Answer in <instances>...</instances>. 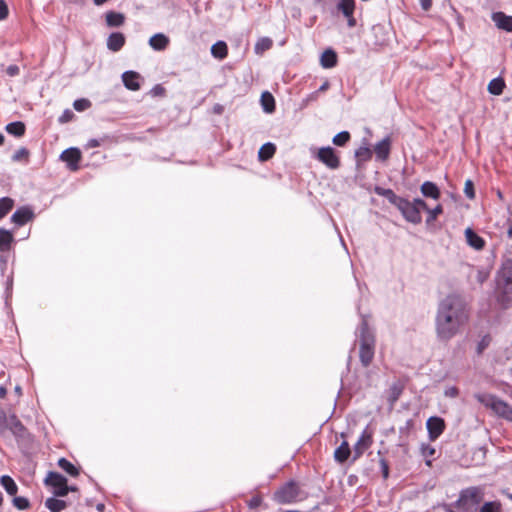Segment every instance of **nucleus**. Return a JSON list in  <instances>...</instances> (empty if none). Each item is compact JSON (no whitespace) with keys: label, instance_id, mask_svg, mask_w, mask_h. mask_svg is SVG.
I'll return each mask as SVG.
<instances>
[{"label":"nucleus","instance_id":"obj_1","mask_svg":"<svg viewBox=\"0 0 512 512\" xmlns=\"http://www.w3.org/2000/svg\"><path fill=\"white\" fill-rule=\"evenodd\" d=\"M468 319V311L462 298L455 294L446 296L437 308L435 318L437 337L442 341H449L461 332Z\"/></svg>","mask_w":512,"mask_h":512},{"label":"nucleus","instance_id":"obj_2","mask_svg":"<svg viewBox=\"0 0 512 512\" xmlns=\"http://www.w3.org/2000/svg\"><path fill=\"white\" fill-rule=\"evenodd\" d=\"M497 301L503 308L512 305V259H507L498 275L497 280Z\"/></svg>","mask_w":512,"mask_h":512},{"label":"nucleus","instance_id":"obj_3","mask_svg":"<svg viewBox=\"0 0 512 512\" xmlns=\"http://www.w3.org/2000/svg\"><path fill=\"white\" fill-rule=\"evenodd\" d=\"M306 498L307 493L293 480L281 485L273 494V500L279 504H293Z\"/></svg>","mask_w":512,"mask_h":512},{"label":"nucleus","instance_id":"obj_4","mask_svg":"<svg viewBox=\"0 0 512 512\" xmlns=\"http://www.w3.org/2000/svg\"><path fill=\"white\" fill-rule=\"evenodd\" d=\"M396 207L401 212L404 219L413 224H419L422 221L421 210L427 209V204L420 198L409 201L401 197Z\"/></svg>","mask_w":512,"mask_h":512},{"label":"nucleus","instance_id":"obj_5","mask_svg":"<svg viewBox=\"0 0 512 512\" xmlns=\"http://www.w3.org/2000/svg\"><path fill=\"white\" fill-rule=\"evenodd\" d=\"M375 354V339L366 323H363L360 330L359 358L364 367L371 364Z\"/></svg>","mask_w":512,"mask_h":512},{"label":"nucleus","instance_id":"obj_6","mask_svg":"<svg viewBox=\"0 0 512 512\" xmlns=\"http://www.w3.org/2000/svg\"><path fill=\"white\" fill-rule=\"evenodd\" d=\"M475 398L485 407L491 409L498 416L512 421V407L505 401L488 393H478Z\"/></svg>","mask_w":512,"mask_h":512},{"label":"nucleus","instance_id":"obj_7","mask_svg":"<svg viewBox=\"0 0 512 512\" xmlns=\"http://www.w3.org/2000/svg\"><path fill=\"white\" fill-rule=\"evenodd\" d=\"M45 484L51 486L53 494L56 497H64L69 492V486L67 485V479L62 474L57 472H49L45 478Z\"/></svg>","mask_w":512,"mask_h":512},{"label":"nucleus","instance_id":"obj_8","mask_svg":"<svg viewBox=\"0 0 512 512\" xmlns=\"http://www.w3.org/2000/svg\"><path fill=\"white\" fill-rule=\"evenodd\" d=\"M315 157L329 169L334 170L340 167V157L330 146L318 149Z\"/></svg>","mask_w":512,"mask_h":512},{"label":"nucleus","instance_id":"obj_9","mask_svg":"<svg viewBox=\"0 0 512 512\" xmlns=\"http://www.w3.org/2000/svg\"><path fill=\"white\" fill-rule=\"evenodd\" d=\"M482 500V491L478 487H469L461 491L458 503L462 507L477 505Z\"/></svg>","mask_w":512,"mask_h":512},{"label":"nucleus","instance_id":"obj_10","mask_svg":"<svg viewBox=\"0 0 512 512\" xmlns=\"http://www.w3.org/2000/svg\"><path fill=\"white\" fill-rule=\"evenodd\" d=\"M373 444V433L365 428L353 447V460L360 458L364 452Z\"/></svg>","mask_w":512,"mask_h":512},{"label":"nucleus","instance_id":"obj_11","mask_svg":"<svg viewBox=\"0 0 512 512\" xmlns=\"http://www.w3.org/2000/svg\"><path fill=\"white\" fill-rule=\"evenodd\" d=\"M428 436L431 441L437 440L445 430V422L440 417H430L426 422Z\"/></svg>","mask_w":512,"mask_h":512},{"label":"nucleus","instance_id":"obj_12","mask_svg":"<svg viewBox=\"0 0 512 512\" xmlns=\"http://www.w3.org/2000/svg\"><path fill=\"white\" fill-rule=\"evenodd\" d=\"M81 158V151L78 148H68L60 155V159L66 162L68 168L72 171L78 170Z\"/></svg>","mask_w":512,"mask_h":512},{"label":"nucleus","instance_id":"obj_13","mask_svg":"<svg viewBox=\"0 0 512 512\" xmlns=\"http://www.w3.org/2000/svg\"><path fill=\"white\" fill-rule=\"evenodd\" d=\"M35 217L34 211L29 206L19 207L11 216V221L17 226H23Z\"/></svg>","mask_w":512,"mask_h":512},{"label":"nucleus","instance_id":"obj_14","mask_svg":"<svg viewBox=\"0 0 512 512\" xmlns=\"http://www.w3.org/2000/svg\"><path fill=\"white\" fill-rule=\"evenodd\" d=\"M122 81L124 86L131 91H138L141 88L143 78L138 72L125 71L122 74Z\"/></svg>","mask_w":512,"mask_h":512},{"label":"nucleus","instance_id":"obj_15","mask_svg":"<svg viewBox=\"0 0 512 512\" xmlns=\"http://www.w3.org/2000/svg\"><path fill=\"white\" fill-rule=\"evenodd\" d=\"M337 7L342 12V14L347 18L348 26L354 27L356 25V20L353 16L355 9V0H340Z\"/></svg>","mask_w":512,"mask_h":512},{"label":"nucleus","instance_id":"obj_16","mask_svg":"<svg viewBox=\"0 0 512 512\" xmlns=\"http://www.w3.org/2000/svg\"><path fill=\"white\" fill-rule=\"evenodd\" d=\"M391 150V138L386 136L374 146V152L377 160L386 161L389 158Z\"/></svg>","mask_w":512,"mask_h":512},{"label":"nucleus","instance_id":"obj_17","mask_svg":"<svg viewBox=\"0 0 512 512\" xmlns=\"http://www.w3.org/2000/svg\"><path fill=\"white\" fill-rule=\"evenodd\" d=\"M492 20L499 29L512 32V16L506 15L503 12H494Z\"/></svg>","mask_w":512,"mask_h":512},{"label":"nucleus","instance_id":"obj_18","mask_svg":"<svg viewBox=\"0 0 512 512\" xmlns=\"http://www.w3.org/2000/svg\"><path fill=\"white\" fill-rule=\"evenodd\" d=\"M125 36L121 32H113L107 38V48L113 52H118L125 44Z\"/></svg>","mask_w":512,"mask_h":512},{"label":"nucleus","instance_id":"obj_19","mask_svg":"<svg viewBox=\"0 0 512 512\" xmlns=\"http://www.w3.org/2000/svg\"><path fill=\"white\" fill-rule=\"evenodd\" d=\"M420 190L424 197L432 198L435 200L439 199L441 195L438 186L431 181H425L421 185Z\"/></svg>","mask_w":512,"mask_h":512},{"label":"nucleus","instance_id":"obj_20","mask_svg":"<svg viewBox=\"0 0 512 512\" xmlns=\"http://www.w3.org/2000/svg\"><path fill=\"white\" fill-rule=\"evenodd\" d=\"M169 44V38L163 33L154 34L149 39V45L156 51H162L167 48Z\"/></svg>","mask_w":512,"mask_h":512},{"label":"nucleus","instance_id":"obj_21","mask_svg":"<svg viewBox=\"0 0 512 512\" xmlns=\"http://www.w3.org/2000/svg\"><path fill=\"white\" fill-rule=\"evenodd\" d=\"M351 455V449L349 443L344 440L339 447H337L334 451V459L336 462L342 464L348 460Z\"/></svg>","mask_w":512,"mask_h":512},{"label":"nucleus","instance_id":"obj_22","mask_svg":"<svg viewBox=\"0 0 512 512\" xmlns=\"http://www.w3.org/2000/svg\"><path fill=\"white\" fill-rule=\"evenodd\" d=\"M465 237L467 243L477 250H481L485 246L484 239L476 234L471 228H467L465 230Z\"/></svg>","mask_w":512,"mask_h":512},{"label":"nucleus","instance_id":"obj_23","mask_svg":"<svg viewBox=\"0 0 512 512\" xmlns=\"http://www.w3.org/2000/svg\"><path fill=\"white\" fill-rule=\"evenodd\" d=\"M320 64L326 69L335 67L337 64L336 52L332 49H326L320 57Z\"/></svg>","mask_w":512,"mask_h":512},{"label":"nucleus","instance_id":"obj_24","mask_svg":"<svg viewBox=\"0 0 512 512\" xmlns=\"http://www.w3.org/2000/svg\"><path fill=\"white\" fill-rule=\"evenodd\" d=\"M7 429H9L15 436H22L25 432L24 425L15 414L9 416Z\"/></svg>","mask_w":512,"mask_h":512},{"label":"nucleus","instance_id":"obj_25","mask_svg":"<svg viewBox=\"0 0 512 512\" xmlns=\"http://www.w3.org/2000/svg\"><path fill=\"white\" fill-rule=\"evenodd\" d=\"M125 16L122 13L109 11L106 13V24L109 27H120L124 24Z\"/></svg>","mask_w":512,"mask_h":512},{"label":"nucleus","instance_id":"obj_26","mask_svg":"<svg viewBox=\"0 0 512 512\" xmlns=\"http://www.w3.org/2000/svg\"><path fill=\"white\" fill-rule=\"evenodd\" d=\"M0 484L9 495L15 496L17 494L18 486L9 475H2L0 477Z\"/></svg>","mask_w":512,"mask_h":512},{"label":"nucleus","instance_id":"obj_27","mask_svg":"<svg viewBox=\"0 0 512 512\" xmlns=\"http://www.w3.org/2000/svg\"><path fill=\"white\" fill-rule=\"evenodd\" d=\"M505 81L501 77L492 79L488 84V92L492 95H501L505 88Z\"/></svg>","mask_w":512,"mask_h":512},{"label":"nucleus","instance_id":"obj_28","mask_svg":"<svg viewBox=\"0 0 512 512\" xmlns=\"http://www.w3.org/2000/svg\"><path fill=\"white\" fill-rule=\"evenodd\" d=\"M5 129L10 135L22 137L25 134L26 126L21 121H15L7 124Z\"/></svg>","mask_w":512,"mask_h":512},{"label":"nucleus","instance_id":"obj_29","mask_svg":"<svg viewBox=\"0 0 512 512\" xmlns=\"http://www.w3.org/2000/svg\"><path fill=\"white\" fill-rule=\"evenodd\" d=\"M260 101H261L262 108L266 113L274 112L275 99L270 92H268V91L263 92L261 95Z\"/></svg>","mask_w":512,"mask_h":512},{"label":"nucleus","instance_id":"obj_30","mask_svg":"<svg viewBox=\"0 0 512 512\" xmlns=\"http://www.w3.org/2000/svg\"><path fill=\"white\" fill-rule=\"evenodd\" d=\"M45 507L49 509L51 512H61L67 507V503L64 500H60L55 497H50L46 499Z\"/></svg>","mask_w":512,"mask_h":512},{"label":"nucleus","instance_id":"obj_31","mask_svg":"<svg viewBox=\"0 0 512 512\" xmlns=\"http://www.w3.org/2000/svg\"><path fill=\"white\" fill-rule=\"evenodd\" d=\"M276 147L273 143H265L261 146L258 152V158L260 161H267L275 154Z\"/></svg>","mask_w":512,"mask_h":512},{"label":"nucleus","instance_id":"obj_32","mask_svg":"<svg viewBox=\"0 0 512 512\" xmlns=\"http://www.w3.org/2000/svg\"><path fill=\"white\" fill-rule=\"evenodd\" d=\"M375 192H376V194L387 198V200L394 206H396L397 203L399 202V200L401 199L400 196H397L394 193V191L389 188L376 187Z\"/></svg>","mask_w":512,"mask_h":512},{"label":"nucleus","instance_id":"obj_33","mask_svg":"<svg viewBox=\"0 0 512 512\" xmlns=\"http://www.w3.org/2000/svg\"><path fill=\"white\" fill-rule=\"evenodd\" d=\"M58 466L72 477L79 475V469L66 458H60L58 460Z\"/></svg>","mask_w":512,"mask_h":512},{"label":"nucleus","instance_id":"obj_34","mask_svg":"<svg viewBox=\"0 0 512 512\" xmlns=\"http://www.w3.org/2000/svg\"><path fill=\"white\" fill-rule=\"evenodd\" d=\"M421 455L425 458L427 466L431 467L436 450L430 444L422 443L420 446Z\"/></svg>","mask_w":512,"mask_h":512},{"label":"nucleus","instance_id":"obj_35","mask_svg":"<svg viewBox=\"0 0 512 512\" xmlns=\"http://www.w3.org/2000/svg\"><path fill=\"white\" fill-rule=\"evenodd\" d=\"M227 45L223 41H218L211 47V54L218 59H224L227 56Z\"/></svg>","mask_w":512,"mask_h":512},{"label":"nucleus","instance_id":"obj_36","mask_svg":"<svg viewBox=\"0 0 512 512\" xmlns=\"http://www.w3.org/2000/svg\"><path fill=\"white\" fill-rule=\"evenodd\" d=\"M12 241H13L12 233L8 230L0 229V250H2V251L9 250Z\"/></svg>","mask_w":512,"mask_h":512},{"label":"nucleus","instance_id":"obj_37","mask_svg":"<svg viewBox=\"0 0 512 512\" xmlns=\"http://www.w3.org/2000/svg\"><path fill=\"white\" fill-rule=\"evenodd\" d=\"M14 200L10 197L0 198V220L4 218L13 208Z\"/></svg>","mask_w":512,"mask_h":512},{"label":"nucleus","instance_id":"obj_38","mask_svg":"<svg viewBox=\"0 0 512 512\" xmlns=\"http://www.w3.org/2000/svg\"><path fill=\"white\" fill-rule=\"evenodd\" d=\"M272 40L268 37L260 38L255 44V52L261 54L272 47Z\"/></svg>","mask_w":512,"mask_h":512},{"label":"nucleus","instance_id":"obj_39","mask_svg":"<svg viewBox=\"0 0 512 512\" xmlns=\"http://www.w3.org/2000/svg\"><path fill=\"white\" fill-rule=\"evenodd\" d=\"M424 210L428 214L426 219L427 224L434 222L437 219V217L443 213V207L441 204H438L436 207L432 209L427 207V209Z\"/></svg>","mask_w":512,"mask_h":512},{"label":"nucleus","instance_id":"obj_40","mask_svg":"<svg viewBox=\"0 0 512 512\" xmlns=\"http://www.w3.org/2000/svg\"><path fill=\"white\" fill-rule=\"evenodd\" d=\"M349 140H350V133L348 131H342L333 137L332 142L336 146L343 147L349 142Z\"/></svg>","mask_w":512,"mask_h":512},{"label":"nucleus","instance_id":"obj_41","mask_svg":"<svg viewBox=\"0 0 512 512\" xmlns=\"http://www.w3.org/2000/svg\"><path fill=\"white\" fill-rule=\"evenodd\" d=\"M29 151L25 147L19 148L12 156L14 162H20L22 160L28 161Z\"/></svg>","mask_w":512,"mask_h":512},{"label":"nucleus","instance_id":"obj_42","mask_svg":"<svg viewBox=\"0 0 512 512\" xmlns=\"http://www.w3.org/2000/svg\"><path fill=\"white\" fill-rule=\"evenodd\" d=\"M12 502L13 505L19 510H26L30 506L29 500L21 496H15Z\"/></svg>","mask_w":512,"mask_h":512},{"label":"nucleus","instance_id":"obj_43","mask_svg":"<svg viewBox=\"0 0 512 512\" xmlns=\"http://www.w3.org/2000/svg\"><path fill=\"white\" fill-rule=\"evenodd\" d=\"M479 512H500V503L498 502H486L480 508Z\"/></svg>","mask_w":512,"mask_h":512},{"label":"nucleus","instance_id":"obj_44","mask_svg":"<svg viewBox=\"0 0 512 512\" xmlns=\"http://www.w3.org/2000/svg\"><path fill=\"white\" fill-rule=\"evenodd\" d=\"M464 194L468 199H474L475 198V191H474V183L472 180L467 179L465 181L464 185Z\"/></svg>","mask_w":512,"mask_h":512},{"label":"nucleus","instance_id":"obj_45","mask_svg":"<svg viewBox=\"0 0 512 512\" xmlns=\"http://www.w3.org/2000/svg\"><path fill=\"white\" fill-rule=\"evenodd\" d=\"M91 103L88 99H77L73 103V107L76 111H84L90 107Z\"/></svg>","mask_w":512,"mask_h":512},{"label":"nucleus","instance_id":"obj_46","mask_svg":"<svg viewBox=\"0 0 512 512\" xmlns=\"http://www.w3.org/2000/svg\"><path fill=\"white\" fill-rule=\"evenodd\" d=\"M8 428V417L6 413L0 408V435H4Z\"/></svg>","mask_w":512,"mask_h":512},{"label":"nucleus","instance_id":"obj_47","mask_svg":"<svg viewBox=\"0 0 512 512\" xmlns=\"http://www.w3.org/2000/svg\"><path fill=\"white\" fill-rule=\"evenodd\" d=\"M356 156L367 160V159L371 158L372 152L368 147L364 146V147H360L359 149H357Z\"/></svg>","mask_w":512,"mask_h":512},{"label":"nucleus","instance_id":"obj_48","mask_svg":"<svg viewBox=\"0 0 512 512\" xmlns=\"http://www.w3.org/2000/svg\"><path fill=\"white\" fill-rule=\"evenodd\" d=\"M489 343H490V338L488 336L483 337L477 345V353L481 354L487 348Z\"/></svg>","mask_w":512,"mask_h":512},{"label":"nucleus","instance_id":"obj_49","mask_svg":"<svg viewBox=\"0 0 512 512\" xmlns=\"http://www.w3.org/2000/svg\"><path fill=\"white\" fill-rule=\"evenodd\" d=\"M8 16V7L4 0H0V21L6 19Z\"/></svg>","mask_w":512,"mask_h":512},{"label":"nucleus","instance_id":"obj_50","mask_svg":"<svg viewBox=\"0 0 512 512\" xmlns=\"http://www.w3.org/2000/svg\"><path fill=\"white\" fill-rule=\"evenodd\" d=\"M6 73L10 76V77H14V76H17L19 73H20V69L17 65L15 64H12V65H9L6 69Z\"/></svg>","mask_w":512,"mask_h":512},{"label":"nucleus","instance_id":"obj_51","mask_svg":"<svg viewBox=\"0 0 512 512\" xmlns=\"http://www.w3.org/2000/svg\"><path fill=\"white\" fill-rule=\"evenodd\" d=\"M329 86H330L329 82H328V81H325V82H324V83L319 87V89H318L317 91H315L314 93H312V94L309 96V98H310V99H316V98H317V96H318V93H319V92H324V91H326V90L329 88Z\"/></svg>","mask_w":512,"mask_h":512},{"label":"nucleus","instance_id":"obj_52","mask_svg":"<svg viewBox=\"0 0 512 512\" xmlns=\"http://www.w3.org/2000/svg\"><path fill=\"white\" fill-rule=\"evenodd\" d=\"M459 394V390L457 387L455 386H451V387H448L446 390H445V395L447 397H451V398H454V397H457Z\"/></svg>","mask_w":512,"mask_h":512},{"label":"nucleus","instance_id":"obj_53","mask_svg":"<svg viewBox=\"0 0 512 512\" xmlns=\"http://www.w3.org/2000/svg\"><path fill=\"white\" fill-rule=\"evenodd\" d=\"M261 503H262L261 497L255 496L249 500V507L254 509V508L259 507L261 505Z\"/></svg>","mask_w":512,"mask_h":512},{"label":"nucleus","instance_id":"obj_54","mask_svg":"<svg viewBox=\"0 0 512 512\" xmlns=\"http://www.w3.org/2000/svg\"><path fill=\"white\" fill-rule=\"evenodd\" d=\"M400 393L401 389H399L397 386H393L391 388V401L395 402L398 399Z\"/></svg>","mask_w":512,"mask_h":512},{"label":"nucleus","instance_id":"obj_55","mask_svg":"<svg viewBox=\"0 0 512 512\" xmlns=\"http://www.w3.org/2000/svg\"><path fill=\"white\" fill-rule=\"evenodd\" d=\"M165 92V89L161 86V85H156L152 88L151 90V93L154 95V96H160V95H163Z\"/></svg>","mask_w":512,"mask_h":512},{"label":"nucleus","instance_id":"obj_56","mask_svg":"<svg viewBox=\"0 0 512 512\" xmlns=\"http://www.w3.org/2000/svg\"><path fill=\"white\" fill-rule=\"evenodd\" d=\"M421 8L428 11L432 7V0H419Z\"/></svg>","mask_w":512,"mask_h":512},{"label":"nucleus","instance_id":"obj_57","mask_svg":"<svg viewBox=\"0 0 512 512\" xmlns=\"http://www.w3.org/2000/svg\"><path fill=\"white\" fill-rule=\"evenodd\" d=\"M71 116H72V112L70 110H66L62 114V116L59 118V121L62 122V123H65V122L70 120Z\"/></svg>","mask_w":512,"mask_h":512},{"label":"nucleus","instance_id":"obj_58","mask_svg":"<svg viewBox=\"0 0 512 512\" xmlns=\"http://www.w3.org/2000/svg\"><path fill=\"white\" fill-rule=\"evenodd\" d=\"M101 145V141L98 140V139H90L87 144H86V147L87 148H95V147H98Z\"/></svg>","mask_w":512,"mask_h":512},{"label":"nucleus","instance_id":"obj_59","mask_svg":"<svg viewBox=\"0 0 512 512\" xmlns=\"http://www.w3.org/2000/svg\"><path fill=\"white\" fill-rule=\"evenodd\" d=\"M382 466H383V476H384L385 478H387V477H388V473H389V472H388V466L386 465V463H385V461H384V460L382 461Z\"/></svg>","mask_w":512,"mask_h":512},{"label":"nucleus","instance_id":"obj_60","mask_svg":"<svg viewBox=\"0 0 512 512\" xmlns=\"http://www.w3.org/2000/svg\"><path fill=\"white\" fill-rule=\"evenodd\" d=\"M6 394H7L6 388H4L3 386H0V398H5Z\"/></svg>","mask_w":512,"mask_h":512},{"label":"nucleus","instance_id":"obj_61","mask_svg":"<svg viewBox=\"0 0 512 512\" xmlns=\"http://www.w3.org/2000/svg\"><path fill=\"white\" fill-rule=\"evenodd\" d=\"M96 509L99 511V512H103L104 509H105V505L103 503H99L96 505Z\"/></svg>","mask_w":512,"mask_h":512},{"label":"nucleus","instance_id":"obj_62","mask_svg":"<svg viewBox=\"0 0 512 512\" xmlns=\"http://www.w3.org/2000/svg\"><path fill=\"white\" fill-rule=\"evenodd\" d=\"M223 107L221 105H216L214 107V111L218 114L222 113Z\"/></svg>","mask_w":512,"mask_h":512},{"label":"nucleus","instance_id":"obj_63","mask_svg":"<svg viewBox=\"0 0 512 512\" xmlns=\"http://www.w3.org/2000/svg\"><path fill=\"white\" fill-rule=\"evenodd\" d=\"M507 235L509 238H512V222L509 224Z\"/></svg>","mask_w":512,"mask_h":512},{"label":"nucleus","instance_id":"obj_64","mask_svg":"<svg viewBox=\"0 0 512 512\" xmlns=\"http://www.w3.org/2000/svg\"><path fill=\"white\" fill-rule=\"evenodd\" d=\"M4 143V135L0 133V146Z\"/></svg>","mask_w":512,"mask_h":512}]
</instances>
